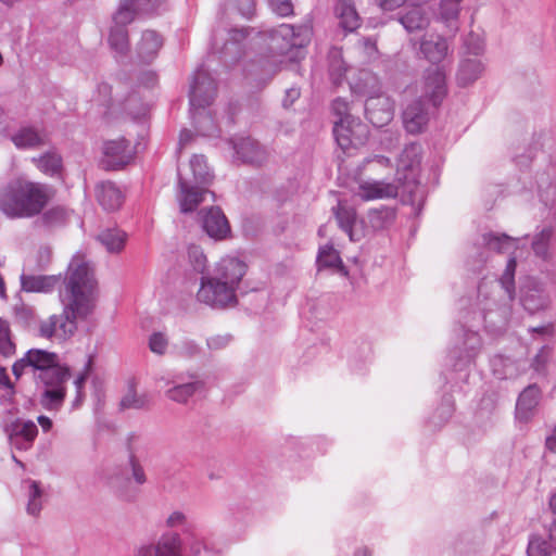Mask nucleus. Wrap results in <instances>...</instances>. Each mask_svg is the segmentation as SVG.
<instances>
[{
    "label": "nucleus",
    "mask_w": 556,
    "mask_h": 556,
    "mask_svg": "<svg viewBox=\"0 0 556 556\" xmlns=\"http://www.w3.org/2000/svg\"><path fill=\"white\" fill-rule=\"evenodd\" d=\"M125 0H119L118 5H122ZM127 9L131 15V20L142 15H150L163 5L166 0H126Z\"/></svg>",
    "instance_id": "34"
},
{
    "label": "nucleus",
    "mask_w": 556,
    "mask_h": 556,
    "mask_svg": "<svg viewBox=\"0 0 556 556\" xmlns=\"http://www.w3.org/2000/svg\"><path fill=\"white\" fill-rule=\"evenodd\" d=\"M552 553L553 547L546 539L538 535L530 539L527 548L528 556H551Z\"/></svg>",
    "instance_id": "43"
},
{
    "label": "nucleus",
    "mask_w": 556,
    "mask_h": 556,
    "mask_svg": "<svg viewBox=\"0 0 556 556\" xmlns=\"http://www.w3.org/2000/svg\"><path fill=\"white\" fill-rule=\"evenodd\" d=\"M162 45V37L155 30H144L140 42L137 46V52L141 61L150 63L159 52Z\"/></svg>",
    "instance_id": "28"
},
{
    "label": "nucleus",
    "mask_w": 556,
    "mask_h": 556,
    "mask_svg": "<svg viewBox=\"0 0 556 556\" xmlns=\"http://www.w3.org/2000/svg\"><path fill=\"white\" fill-rule=\"evenodd\" d=\"M188 257L191 266L197 273L203 274L206 268V256L202 249L198 245H190L188 248Z\"/></svg>",
    "instance_id": "44"
},
{
    "label": "nucleus",
    "mask_w": 556,
    "mask_h": 556,
    "mask_svg": "<svg viewBox=\"0 0 556 556\" xmlns=\"http://www.w3.org/2000/svg\"><path fill=\"white\" fill-rule=\"evenodd\" d=\"M167 525L169 527L182 526V530L186 526L191 525L186 521V516L180 511H174L167 519Z\"/></svg>",
    "instance_id": "59"
},
{
    "label": "nucleus",
    "mask_w": 556,
    "mask_h": 556,
    "mask_svg": "<svg viewBox=\"0 0 556 556\" xmlns=\"http://www.w3.org/2000/svg\"><path fill=\"white\" fill-rule=\"evenodd\" d=\"M52 258V250L50 247H40L37 252V265L38 268L43 270L50 264Z\"/></svg>",
    "instance_id": "55"
},
{
    "label": "nucleus",
    "mask_w": 556,
    "mask_h": 556,
    "mask_svg": "<svg viewBox=\"0 0 556 556\" xmlns=\"http://www.w3.org/2000/svg\"><path fill=\"white\" fill-rule=\"evenodd\" d=\"M180 353L187 357H193L200 353L199 345L192 340H186L180 345Z\"/></svg>",
    "instance_id": "56"
},
{
    "label": "nucleus",
    "mask_w": 556,
    "mask_h": 556,
    "mask_svg": "<svg viewBox=\"0 0 556 556\" xmlns=\"http://www.w3.org/2000/svg\"><path fill=\"white\" fill-rule=\"evenodd\" d=\"M182 533L185 547L191 556H198L201 548H207L199 538L194 525L186 526ZM136 556H182V540L176 532H166L155 543L140 546Z\"/></svg>",
    "instance_id": "5"
},
{
    "label": "nucleus",
    "mask_w": 556,
    "mask_h": 556,
    "mask_svg": "<svg viewBox=\"0 0 556 556\" xmlns=\"http://www.w3.org/2000/svg\"><path fill=\"white\" fill-rule=\"evenodd\" d=\"M231 142L237 159L243 164L260 167L267 162V150L251 137L240 138Z\"/></svg>",
    "instance_id": "14"
},
{
    "label": "nucleus",
    "mask_w": 556,
    "mask_h": 556,
    "mask_svg": "<svg viewBox=\"0 0 556 556\" xmlns=\"http://www.w3.org/2000/svg\"><path fill=\"white\" fill-rule=\"evenodd\" d=\"M16 345L12 340V333L0 339V354L8 358L15 354Z\"/></svg>",
    "instance_id": "54"
},
{
    "label": "nucleus",
    "mask_w": 556,
    "mask_h": 556,
    "mask_svg": "<svg viewBox=\"0 0 556 556\" xmlns=\"http://www.w3.org/2000/svg\"><path fill=\"white\" fill-rule=\"evenodd\" d=\"M134 22L127 9V1L118 5L112 15V25L109 31V45L112 50L121 55L127 54L129 51V37L127 26Z\"/></svg>",
    "instance_id": "11"
},
{
    "label": "nucleus",
    "mask_w": 556,
    "mask_h": 556,
    "mask_svg": "<svg viewBox=\"0 0 556 556\" xmlns=\"http://www.w3.org/2000/svg\"><path fill=\"white\" fill-rule=\"evenodd\" d=\"M464 0H440L435 17L443 23L450 30H458V18Z\"/></svg>",
    "instance_id": "27"
},
{
    "label": "nucleus",
    "mask_w": 556,
    "mask_h": 556,
    "mask_svg": "<svg viewBox=\"0 0 556 556\" xmlns=\"http://www.w3.org/2000/svg\"><path fill=\"white\" fill-rule=\"evenodd\" d=\"M464 47L468 54L477 56L482 53L484 45L482 38L478 34L469 33L464 39Z\"/></svg>",
    "instance_id": "46"
},
{
    "label": "nucleus",
    "mask_w": 556,
    "mask_h": 556,
    "mask_svg": "<svg viewBox=\"0 0 556 556\" xmlns=\"http://www.w3.org/2000/svg\"><path fill=\"white\" fill-rule=\"evenodd\" d=\"M301 91L300 88L291 87L288 88L285 92V97L282 99V106L285 109L290 108L299 98H300Z\"/></svg>",
    "instance_id": "57"
},
{
    "label": "nucleus",
    "mask_w": 556,
    "mask_h": 556,
    "mask_svg": "<svg viewBox=\"0 0 556 556\" xmlns=\"http://www.w3.org/2000/svg\"><path fill=\"white\" fill-rule=\"evenodd\" d=\"M11 139L17 149H35L46 143L45 136L34 127L20 128Z\"/></svg>",
    "instance_id": "29"
},
{
    "label": "nucleus",
    "mask_w": 556,
    "mask_h": 556,
    "mask_svg": "<svg viewBox=\"0 0 556 556\" xmlns=\"http://www.w3.org/2000/svg\"><path fill=\"white\" fill-rule=\"evenodd\" d=\"M547 357H548V351L546 350V348H542L540 350V352L534 357V365H535L536 370H539L541 367L544 366Z\"/></svg>",
    "instance_id": "63"
},
{
    "label": "nucleus",
    "mask_w": 556,
    "mask_h": 556,
    "mask_svg": "<svg viewBox=\"0 0 556 556\" xmlns=\"http://www.w3.org/2000/svg\"><path fill=\"white\" fill-rule=\"evenodd\" d=\"M308 42V29L281 24L268 31V50L275 54H287L294 48H302Z\"/></svg>",
    "instance_id": "8"
},
{
    "label": "nucleus",
    "mask_w": 556,
    "mask_h": 556,
    "mask_svg": "<svg viewBox=\"0 0 556 556\" xmlns=\"http://www.w3.org/2000/svg\"><path fill=\"white\" fill-rule=\"evenodd\" d=\"M245 273L247 265L244 262L237 257H224L217 263L212 277L236 291Z\"/></svg>",
    "instance_id": "19"
},
{
    "label": "nucleus",
    "mask_w": 556,
    "mask_h": 556,
    "mask_svg": "<svg viewBox=\"0 0 556 556\" xmlns=\"http://www.w3.org/2000/svg\"><path fill=\"white\" fill-rule=\"evenodd\" d=\"M541 397V390L536 384L528 386L519 395L516 404V418L528 422L535 414Z\"/></svg>",
    "instance_id": "22"
},
{
    "label": "nucleus",
    "mask_w": 556,
    "mask_h": 556,
    "mask_svg": "<svg viewBox=\"0 0 556 556\" xmlns=\"http://www.w3.org/2000/svg\"><path fill=\"white\" fill-rule=\"evenodd\" d=\"M340 26L346 31H354L361 25L359 16L351 0H341L336 7Z\"/></svg>",
    "instance_id": "30"
},
{
    "label": "nucleus",
    "mask_w": 556,
    "mask_h": 556,
    "mask_svg": "<svg viewBox=\"0 0 556 556\" xmlns=\"http://www.w3.org/2000/svg\"><path fill=\"white\" fill-rule=\"evenodd\" d=\"M545 446L548 451L556 454V427L553 433L546 438Z\"/></svg>",
    "instance_id": "64"
},
{
    "label": "nucleus",
    "mask_w": 556,
    "mask_h": 556,
    "mask_svg": "<svg viewBox=\"0 0 556 556\" xmlns=\"http://www.w3.org/2000/svg\"><path fill=\"white\" fill-rule=\"evenodd\" d=\"M554 230L552 227L543 228L538 235H535L532 241V250L534 254L543 260L551 257L549 243L553 239Z\"/></svg>",
    "instance_id": "38"
},
{
    "label": "nucleus",
    "mask_w": 556,
    "mask_h": 556,
    "mask_svg": "<svg viewBox=\"0 0 556 556\" xmlns=\"http://www.w3.org/2000/svg\"><path fill=\"white\" fill-rule=\"evenodd\" d=\"M98 240L109 252H119L124 248L126 233L119 229H105L99 233Z\"/></svg>",
    "instance_id": "36"
},
{
    "label": "nucleus",
    "mask_w": 556,
    "mask_h": 556,
    "mask_svg": "<svg viewBox=\"0 0 556 556\" xmlns=\"http://www.w3.org/2000/svg\"><path fill=\"white\" fill-rule=\"evenodd\" d=\"M53 195L51 186L15 180L0 191V211L10 218H31L43 211Z\"/></svg>",
    "instance_id": "4"
},
{
    "label": "nucleus",
    "mask_w": 556,
    "mask_h": 556,
    "mask_svg": "<svg viewBox=\"0 0 556 556\" xmlns=\"http://www.w3.org/2000/svg\"><path fill=\"white\" fill-rule=\"evenodd\" d=\"M21 289L25 292L49 293L61 281V275H30L23 273L20 277Z\"/></svg>",
    "instance_id": "24"
},
{
    "label": "nucleus",
    "mask_w": 556,
    "mask_h": 556,
    "mask_svg": "<svg viewBox=\"0 0 556 556\" xmlns=\"http://www.w3.org/2000/svg\"><path fill=\"white\" fill-rule=\"evenodd\" d=\"M3 431L10 444L20 451L29 450L38 434V428L33 420H23L20 418L5 421L3 424Z\"/></svg>",
    "instance_id": "13"
},
{
    "label": "nucleus",
    "mask_w": 556,
    "mask_h": 556,
    "mask_svg": "<svg viewBox=\"0 0 556 556\" xmlns=\"http://www.w3.org/2000/svg\"><path fill=\"white\" fill-rule=\"evenodd\" d=\"M317 265L319 269L331 268L342 270L344 268L339 252L331 245L324 247L319 250Z\"/></svg>",
    "instance_id": "39"
},
{
    "label": "nucleus",
    "mask_w": 556,
    "mask_h": 556,
    "mask_svg": "<svg viewBox=\"0 0 556 556\" xmlns=\"http://www.w3.org/2000/svg\"><path fill=\"white\" fill-rule=\"evenodd\" d=\"M270 8L280 16H288L293 13L291 0H268Z\"/></svg>",
    "instance_id": "50"
},
{
    "label": "nucleus",
    "mask_w": 556,
    "mask_h": 556,
    "mask_svg": "<svg viewBox=\"0 0 556 556\" xmlns=\"http://www.w3.org/2000/svg\"><path fill=\"white\" fill-rule=\"evenodd\" d=\"M378 4L386 11H392L401 7L405 0H376Z\"/></svg>",
    "instance_id": "62"
},
{
    "label": "nucleus",
    "mask_w": 556,
    "mask_h": 556,
    "mask_svg": "<svg viewBox=\"0 0 556 556\" xmlns=\"http://www.w3.org/2000/svg\"><path fill=\"white\" fill-rule=\"evenodd\" d=\"M484 72V64L477 58L463 59L459 62L456 81L459 87H467L478 80Z\"/></svg>",
    "instance_id": "26"
},
{
    "label": "nucleus",
    "mask_w": 556,
    "mask_h": 556,
    "mask_svg": "<svg viewBox=\"0 0 556 556\" xmlns=\"http://www.w3.org/2000/svg\"><path fill=\"white\" fill-rule=\"evenodd\" d=\"M399 21L408 33L417 29V12L415 10L401 14Z\"/></svg>",
    "instance_id": "53"
},
{
    "label": "nucleus",
    "mask_w": 556,
    "mask_h": 556,
    "mask_svg": "<svg viewBox=\"0 0 556 556\" xmlns=\"http://www.w3.org/2000/svg\"><path fill=\"white\" fill-rule=\"evenodd\" d=\"M396 180L403 187V191L410 195L417 189V147L415 142L405 146L396 168Z\"/></svg>",
    "instance_id": "12"
},
{
    "label": "nucleus",
    "mask_w": 556,
    "mask_h": 556,
    "mask_svg": "<svg viewBox=\"0 0 556 556\" xmlns=\"http://www.w3.org/2000/svg\"><path fill=\"white\" fill-rule=\"evenodd\" d=\"M195 130L202 136H216L218 127L212 114L205 109L190 111Z\"/></svg>",
    "instance_id": "32"
},
{
    "label": "nucleus",
    "mask_w": 556,
    "mask_h": 556,
    "mask_svg": "<svg viewBox=\"0 0 556 556\" xmlns=\"http://www.w3.org/2000/svg\"><path fill=\"white\" fill-rule=\"evenodd\" d=\"M64 290L60 292L63 305L61 314L51 315L46 320H38L31 306H14L16 323L23 328L45 339L53 337L60 340L72 338L77 331V323L86 320L94 311L98 301V281L93 269L80 255H75L63 279Z\"/></svg>",
    "instance_id": "1"
},
{
    "label": "nucleus",
    "mask_w": 556,
    "mask_h": 556,
    "mask_svg": "<svg viewBox=\"0 0 556 556\" xmlns=\"http://www.w3.org/2000/svg\"><path fill=\"white\" fill-rule=\"evenodd\" d=\"M178 187H179V205L181 213H191L198 208L203 202L204 194L208 193V189L203 185H195L192 181L185 179L178 173Z\"/></svg>",
    "instance_id": "20"
},
{
    "label": "nucleus",
    "mask_w": 556,
    "mask_h": 556,
    "mask_svg": "<svg viewBox=\"0 0 556 556\" xmlns=\"http://www.w3.org/2000/svg\"><path fill=\"white\" fill-rule=\"evenodd\" d=\"M67 218L66 210L62 206H53L41 212L34 222L36 228L52 229L62 226Z\"/></svg>",
    "instance_id": "31"
},
{
    "label": "nucleus",
    "mask_w": 556,
    "mask_h": 556,
    "mask_svg": "<svg viewBox=\"0 0 556 556\" xmlns=\"http://www.w3.org/2000/svg\"><path fill=\"white\" fill-rule=\"evenodd\" d=\"M147 482L142 465L134 453L129 454L128 464L116 468L108 478V484L114 494L125 502H134L138 496V489Z\"/></svg>",
    "instance_id": "7"
},
{
    "label": "nucleus",
    "mask_w": 556,
    "mask_h": 556,
    "mask_svg": "<svg viewBox=\"0 0 556 556\" xmlns=\"http://www.w3.org/2000/svg\"><path fill=\"white\" fill-rule=\"evenodd\" d=\"M399 187L381 180H367L359 185V197L364 201L396 198Z\"/></svg>",
    "instance_id": "25"
},
{
    "label": "nucleus",
    "mask_w": 556,
    "mask_h": 556,
    "mask_svg": "<svg viewBox=\"0 0 556 556\" xmlns=\"http://www.w3.org/2000/svg\"><path fill=\"white\" fill-rule=\"evenodd\" d=\"M37 167L45 174L55 175L62 168V157L55 152H47L38 159H33Z\"/></svg>",
    "instance_id": "42"
},
{
    "label": "nucleus",
    "mask_w": 556,
    "mask_h": 556,
    "mask_svg": "<svg viewBox=\"0 0 556 556\" xmlns=\"http://www.w3.org/2000/svg\"><path fill=\"white\" fill-rule=\"evenodd\" d=\"M190 168L193 174V184L203 186L211 184L213 176L208 169L204 155H193L190 160Z\"/></svg>",
    "instance_id": "37"
},
{
    "label": "nucleus",
    "mask_w": 556,
    "mask_h": 556,
    "mask_svg": "<svg viewBox=\"0 0 556 556\" xmlns=\"http://www.w3.org/2000/svg\"><path fill=\"white\" fill-rule=\"evenodd\" d=\"M228 4L244 17H250L255 10V0H228Z\"/></svg>",
    "instance_id": "48"
},
{
    "label": "nucleus",
    "mask_w": 556,
    "mask_h": 556,
    "mask_svg": "<svg viewBox=\"0 0 556 556\" xmlns=\"http://www.w3.org/2000/svg\"><path fill=\"white\" fill-rule=\"evenodd\" d=\"M0 387H3L4 389H8L9 396L11 394H15V388L13 383L10 380V377L7 372L5 367L0 366Z\"/></svg>",
    "instance_id": "60"
},
{
    "label": "nucleus",
    "mask_w": 556,
    "mask_h": 556,
    "mask_svg": "<svg viewBox=\"0 0 556 556\" xmlns=\"http://www.w3.org/2000/svg\"><path fill=\"white\" fill-rule=\"evenodd\" d=\"M132 159L130 143L125 138L111 140L104 144V159L101 161L105 169H121Z\"/></svg>",
    "instance_id": "15"
},
{
    "label": "nucleus",
    "mask_w": 556,
    "mask_h": 556,
    "mask_svg": "<svg viewBox=\"0 0 556 556\" xmlns=\"http://www.w3.org/2000/svg\"><path fill=\"white\" fill-rule=\"evenodd\" d=\"M98 203L109 212L118 210L124 202V194L115 182L105 180L100 181L94 188Z\"/></svg>",
    "instance_id": "23"
},
{
    "label": "nucleus",
    "mask_w": 556,
    "mask_h": 556,
    "mask_svg": "<svg viewBox=\"0 0 556 556\" xmlns=\"http://www.w3.org/2000/svg\"><path fill=\"white\" fill-rule=\"evenodd\" d=\"M231 339L232 337L230 334H218L208 338L206 340V344L210 350L217 351L226 348L230 343Z\"/></svg>",
    "instance_id": "52"
},
{
    "label": "nucleus",
    "mask_w": 556,
    "mask_h": 556,
    "mask_svg": "<svg viewBox=\"0 0 556 556\" xmlns=\"http://www.w3.org/2000/svg\"><path fill=\"white\" fill-rule=\"evenodd\" d=\"M25 370H29V364L25 361V355L17 359L12 366V372L16 379H20Z\"/></svg>",
    "instance_id": "61"
},
{
    "label": "nucleus",
    "mask_w": 556,
    "mask_h": 556,
    "mask_svg": "<svg viewBox=\"0 0 556 556\" xmlns=\"http://www.w3.org/2000/svg\"><path fill=\"white\" fill-rule=\"evenodd\" d=\"M332 111L338 119L333 125V135L342 150L363 146L368 137V129L358 118L350 114V105L343 98L332 101Z\"/></svg>",
    "instance_id": "6"
},
{
    "label": "nucleus",
    "mask_w": 556,
    "mask_h": 556,
    "mask_svg": "<svg viewBox=\"0 0 556 556\" xmlns=\"http://www.w3.org/2000/svg\"><path fill=\"white\" fill-rule=\"evenodd\" d=\"M451 58L452 50L444 36L430 34L419 40V59L429 63L424 70L419 96V132L425 116L432 115L447 94L446 71Z\"/></svg>",
    "instance_id": "2"
},
{
    "label": "nucleus",
    "mask_w": 556,
    "mask_h": 556,
    "mask_svg": "<svg viewBox=\"0 0 556 556\" xmlns=\"http://www.w3.org/2000/svg\"><path fill=\"white\" fill-rule=\"evenodd\" d=\"M516 238L506 233L485 232L482 233L476 243L477 256L480 263H485L489 258V252L494 251L497 253H505L513 249Z\"/></svg>",
    "instance_id": "18"
},
{
    "label": "nucleus",
    "mask_w": 556,
    "mask_h": 556,
    "mask_svg": "<svg viewBox=\"0 0 556 556\" xmlns=\"http://www.w3.org/2000/svg\"><path fill=\"white\" fill-rule=\"evenodd\" d=\"M167 346V340L161 332H155L150 337L149 348L153 353L164 354Z\"/></svg>",
    "instance_id": "51"
},
{
    "label": "nucleus",
    "mask_w": 556,
    "mask_h": 556,
    "mask_svg": "<svg viewBox=\"0 0 556 556\" xmlns=\"http://www.w3.org/2000/svg\"><path fill=\"white\" fill-rule=\"evenodd\" d=\"M403 125L407 132L417 134V102L413 101L404 109Z\"/></svg>",
    "instance_id": "45"
},
{
    "label": "nucleus",
    "mask_w": 556,
    "mask_h": 556,
    "mask_svg": "<svg viewBox=\"0 0 556 556\" xmlns=\"http://www.w3.org/2000/svg\"><path fill=\"white\" fill-rule=\"evenodd\" d=\"M510 316V307L508 305H503L500 308V312H494L492 309H488L484 313V323L488 327H491L494 331L503 330Z\"/></svg>",
    "instance_id": "41"
},
{
    "label": "nucleus",
    "mask_w": 556,
    "mask_h": 556,
    "mask_svg": "<svg viewBox=\"0 0 556 556\" xmlns=\"http://www.w3.org/2000/svg\"><path fill=\"white\" fill-rule=\"evenodd\" d=\"M197 298L199 302L213 308L233 306L238 302L236 291L212 276L201 277V286Z\"/></svg>",
    "instance_id": "9"
},
{
    "label": "nucleus",
    "mask_w": 556,
    "mask_h": 556,
    "mask_svg": "<svg viewBox=\"0 0 556 556\" xmlns=\"http://www.w3.org/2000/svg\"><path fill=\"white\" fill-rule=\"evenodd\" d=\"M188 378L186 381L182 374L176 375L174 386L166 391V396L176 403L186 404L197 392L203 390L205 383L198 374H189Z\"/></svg>",
    "instance_id": "17"
},
{
    "label": "nucleus",
    "mask_w": 556,
    "mask_h": 556,
    "mask_svg": "<svg viewBox=\"0 0 556 556\" xmlns=\"http://www.w3.org/2000/svg\"><path fill=\"white\" fill-rule=\"evenodd\" d=\"M521 303L528 312L531 314L544 307V300L541 296H536L535 294H525L521 298Z\"/></svg>",
    "instance_id": "49"
},
{
    "label": "nucleus",
    "mask_w": 556,
    "mask_h": 556,
    "mask_svg": "<svg viewBox=\"0 0 556 556\" xmlns=\"http://www.w3.org/2000/svg\"><path fill=\"white\" fill-rule=\"evenodd\" d=\"M364 110L366 118L375 127H382L393 118L391 101L381 93L368 97Z\"/></svg>",
    "instance_id": "16"
},
{
    "label": "nucleus",
    "mask_w": 556,
    "mask_h": 556,
    "mask_svg": "<svg viewBox=\"0 0 556 556\" xmlns=\"http://www.w3.org/2000/svg\"><path fill=\"white\" fill-rule=\"evenodd\" d=\"M23 484L26 488L28 503L26 510L31 516H38L42 509V496L43 490L41 489L40 482L35 480H24Z\"/></svg>",
    "instance_id": "33"
},
{
    "label": "nucleus",
    "mask_w": 556,
    "mask_h": 556,
    "mask_svg": "<svg viewBox=\"0 0 556 556\" xmlns=\"http://www.w3.org/2000/svg\"><path fill=\"white\" fill-rule=\"evenodd\" d=\"M517 262L515 257L508 260L506 268L501 276L498 282L504 290L507 301L511 302L515 298V271Z\"/></svg>",
    "instance_id": "40"
},
{
    "label": "nucleus",
    "mask_w": 556,
    "mask_h": 556,
    "mask_svg": "<svg viewBox=\"0 0 556 556\" xmlns=\"http://www.w3.org/2000/svg\"><path fill=\"white\" fill-rule=\"evenodd\" d=\"M151 400L148 394H137L135 384L129 386L128 392L122 397L119 402V410L126 409H148Z\"/></svg>",
    "instance_id": "35"
},
{
    "label": "nucleus",
    "mask_w": 556,
    "mask_h": 556,
    "mask_svg": "<svg viewBox=\"0 0 556 556\" xmlns=\"http://www.w3.org/2000/svg\"><path fill=\"white\" fill-rule=\"evenodd\" d=\"M91 368H92V358L89 357L85 365L84 371L80 372L74 381V384H75L76 391H77L75 404H78L83 401V397H84L83 389H84L85 383L90 375Z\"/></svg>",
    "instance_id": "47"
},
{
    "label": "nucleus",
    "mask_w": 556,
    "mask_h": 556,
    "mask_svg": "<svg viewBox=\"0 0 556 556\" xmlns=\"http://www.w3.org/2000/svg\"><path fill=\"white\" fill-rule=\"evenodd\" d=\"M337 219L339 222L340 227L344 231H351L352 224H353V218L349 214V212H346V211H344V212L338 211L337 212Z\"/></svg>",
    "instance_id": "58"
},
{
    "label": "nucleus",
    "mask_w": 556,
    "mask_h": 556,
    "mask_svg": "<svg viewBox=\"0 0 556 556\" xmlns=\"http://www.w3.org/2000/svg\"><path fill=\"white\" fill-rule=\"evenodd\" d=\"M200 214L202 228L208 237L215 240H222L230 232L228 219L218 206H212L206 211H201Z\"/></svg>",
    "instance_id": "21"
},
{
    "label": "nucleus",
    "mask_w": 556,
    "mask_h": 556,
    "mask_svg": "<svg viewBox=\"0 0 556 556\" xmlns=\"http://www.w3.org/2000/svg\"><path fill=\"white\" fill-rule=\"evenodd\" d=\"M216 92L217 88L214 78L204 68H199L194 73L190 86V111L206 109L214 101Z\"/></svg>",
    "instance_id": "10"
},
{
    "label": "nucleus",
    "mask_w": 556,
    "mask_h": 556,
    "mask_svg": "<svg viewBox=\"0 0 556 556\" xmlns=\"http://www.w3.org/2000/svg\"><path fill=\"white\" fill-rule=\"evenodd\" d=\"M25 361L29 364L40 405L47 410H59L66 397L70 368L60 363L56 353L41 349L28 350Z\"/></svg>",
    "instance_id": "3"
}]
</instances>
